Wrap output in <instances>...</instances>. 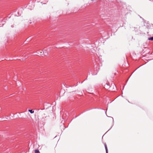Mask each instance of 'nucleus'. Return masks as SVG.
<instances>
[{"label":"nucleus","instance_id":"f257e3e1","mask_svg":"<svg viewBox=\"0 0 153 153\" xmlns=\"http://www.w3.org/2000/svg\"><path fill=\"white\" fill-rule=\"evenodd\" d=\"M37 53L39 55L41 56L44 55V56L47 55L48 53V52L46 51V50H44V51L42 50L39 51H37Z\"/></svg>","mask_w":153,"mask_h":153},{"label":"nucleus","instance_id":"f03ea898","mask_svg":"<svg viewBox=\"0 0 153 153\" xmlns=\"http://www.w3.org/2000/svg\"><path fill=\"white\" fill-rule=\"evenodd\" d=\"M34 7V4L33 2H31V3H29L28 4V9L30 10H32Z\"/></svg>","mask_w":153,"mask_h":153},{"label":"nucleus","instance_id":"7ed1b4c3","mask_svg":"<svg viewBox=\"0 0 153 153\" xmlns=\"http://www.w3.org/2000/svg\"><path fill=\"white\" fill-rule=\"evenodd\" d=\"M13 15L15 16H19L21 15V13L19 12L16 10L13 13Z\"/></svg>","mask_w":153,"mask_h":153},{"label":"nucleus","instance_id":"20e7f679","mask_svg":"<svg viewBox=\"0 0 153 153\" xmlns=\"http://www.w3.org/2000/svg\"><path fill=\"white\" fill-rule=\"evenodd\" d=\"M4 23V20L2 21H0V25L2 26Z\"/></svg>","mask_w":153,"mask_h":153},{"label":"nucleus","instance_id":"39448f33","mask_svg":"<svg viewBox=\"0 0 153 153\" xmlns=\"http://www.w3.org/2000/svg\"><path fill=\"white\" fill-rule=\"evenodd\" d=\"M105 88H106V89H108L109 88H111V86H110L109 85L106 84L105 85Z\"/></svg>","mask_w":153,"mask_h":153},{"label":"nucleus","instance_id":"423d86ee","mask_svg":"<svg viewBox=\"0 0 153 153\" xmlns=\"http://www.w3.org/2000/svg\"><path fill=\"white\" fill-rule=\"evenodd\" d=\"M104 146H105V149L106 153H108V148H107L106 145V144H105Z\"/></svg>","mask_w":153,"mask_h":153},{"label":"nucleus","instance_id":"0eeeda50","mask_svg":"<svg viewBox=\"0 0 153 153\" xmlns=\"http://www.w3.org/2000/svg\"><path fill=\"white\" fill-rule=\"evenodd\" d=\"M28 111L31 114H33L34 112V111L32 109L29 110Z\"/></svg>","mask_w":153,"mask_h":153},{"label":"nucleus","instance_id":"6e6552de","mask_svg":"<svg viewBox=\"0 0 153 153\" xmlns=\"http://www.w3.org/2000/svg\"><path fill=\"white\" fill-rule=\"evenodd\" d=\"M148 39L149 40L153 41V36L149 38Z\"/></svg>","mask_w":153,"mask_h":153},{"label":"nucleus","instance_id":"1a4fd4ad","mask_svg":"<svg viewBox=\"0 0 153 153\" xmlns=\"http://www.w3.org/2000/svg\"><path fill=\"white\" fill-rule=\"evenodd\" d=\"M35 153H40L38 149H36L35 150Z\"/></svg>","mask_w":153,"mask_h":153},{"label":"nucleus","instance_id":"9d476101","mask_svg":"<svg viewBox=\"0 0 153 153\" xmlns=\"http://www.w3.org/2000/svg\"><path fill=\"white\" fill-rule=\"evenodd\" d=\"M27 40V41H29V38H27V40Z\"/></svg>","mask_w":153,"mask_h":153},{"label":"nucleus","instance_id":"9b49d317","mask_svg":"<svg viewBox=\"0 0 153 153\" xmlns=\"http://www.w3.org/2000/svg\"><path fill=\"white\" fill-rule=\"evenodd\" d=\"M113 85L114 86V87H115V88L116 87V86L114 85V84Z\"/></svg>","mask_w":153,"mask_h":153},{"label":"nucleus","instance_id":"f8f14e48","mask_svg":"<svg viewBox=\"0 0 153 153\" xmlns=\"http://www.w3.org/2000/svg\"><path fill=\"white\" fill-rule=\"evenodd\" d=\"M112 119V120H113V121H114V119H113V118L112 117H111Z\"/></svg>","mask_w":153,"mask_h":153},{"label":"nucleus","instance_id":"ddd939ff","mask_svg":"<svg viewBox=\"0 0 153 153\" xmlns=\"http://www.w3.org/2000/svg\"><path fill=\"white\" fill-rule=\"evenodd\" d=\"M29 23H30V24H31V22H29Z\"/></svg>","mask_w":153,"mask_h":153},{"label":"nucleus","instance_id":"4468645a","mask_svg":"<svg viewBox=\"0 0 153 153\" xmlns=\"http://www.w3.org/2000/svg\"><path fill=\"white\" fill-rule=\"evenodd\" d=\"M1 109V107H0V109Z\"/></svg>","mask_w":153,"mask_h":153}]
</instances>
